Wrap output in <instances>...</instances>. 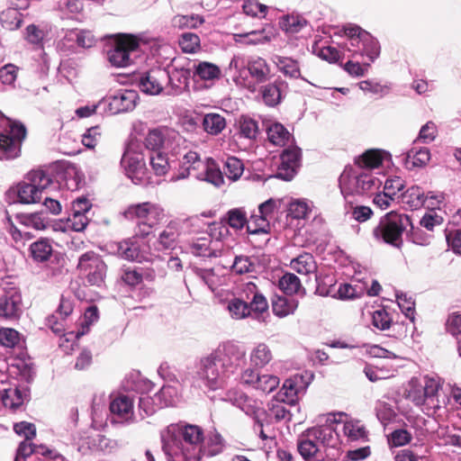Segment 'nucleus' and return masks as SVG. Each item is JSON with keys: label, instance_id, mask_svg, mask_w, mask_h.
Wrapping results in <instances>:
<instances>
[{"label": "nucleus", "instance_id": "cd10ccee", "mask_svg": "<svg viewBox=\"0 0 461 461\" xmlns=\"http://www.w3.org/2000/svg\"><path fill=\"white\" fill-rule=\"evenodd\" d=\"M387 153L382 149H368L355 158L354 166L362 167L364 170L379 168Z\"/></svg>", "mask_w": 461, "mask_h": 461}, {"label": "nucleus", "instance_id": "c85d7f7f", "mask_svg": "<svg viewBox=\"0 0 461 461\" xmlns=\"http://www.w3.org/2000/svg\"><path fill=\"white\" fill-rule=\"evenodd\" d=\"M267 140L275 146L285 147L294 142V137L280 122L270 123L267 127Z\"/></svg>", "mask_w": 461, "mask_h": 461}, {"label": "nucleus", "instance_id": "7ed1b4c3", "mask_svg": "<svg viewBox=\"0 0 461 461\" xmlns=\"http://www.w3.org/2000/svg\"><path fill=\"white\" fill-rule=\"evenodd\" d=\"M268 302L261 290L253 282L242 285L240 296L229 301L227 309L234 320L252 317L260 320L268 312Z\"/></svg>", "mask_w": 461, "mask_h": 461}, {"label": "nucleus", "instance_id": "a211bd4d", "mask_svg": "<svg viewBox=\"0 0 461 461\" xmlns=\"http://www.w3.org/2000/svg\"><path fill=\"white\" fill-rule=\"evenodd\" d=\"M301 155V149L297 146L292 145L285 149L280 155L281 162L276 176L286 181L291 180L300 166Z\"/></svg>", "mask_w": 461, "mask_h": 461}, {"label": "nucleus", "instance_id": "4be33fe9", "mask_svg": "<svg viewBox=\"0 0 461 461\" xmlns=\"http://www.w3.org/2000/svg\"><path fill=\"white\" fill-rule=\"evenodd\" d=\"M427 198H430L435 202L431 203V205H439L443 200L444 196L442 194H431V195H424V192L419 186H411L408 188L405 192L401 194V203L411 210H417L424 205Z\"/></svg>", "mask_w": 461, "mask_h": 461}, {"label": "nucleus", "instance_id": "603ef678", "mask_svg": "<svg viewBox=\"0 0 461 461\" xmlns=\"http://www.w3.org/2000/svg\"><path fill=\"white\" fill-rule=\"evenodd\" d=\"M279 288L287 295L297 294L301 289H303L301 285L300 279L292 273L285 274L278 282Z\"/></svg>", "mask_w": 461, "mask_h": 461}, {"label": "nucleus", "instance_id": "bb28decb", "mask_svg": "<svg viewBox=\"0 0 461 461\" xmlns=\"http://www.w3.org/2000/svg\"><path fill=\"white\" fill-rule=\"evenodd\" d=\"M250 77L257 83H265L271 77V68L267 60L258 56L250 57L246 63Z\"/></svg>", "mask_w": 461, "mask_h": 461}, {"label": "nucleus", "instance_id": "c756f323", "mask_svg": "<svg viewBox=\"0 0 461 461\" xmlns=\"http://www.w3.org/2000/svg\"><path fill=\"white\" fill-rule=\"evenodd\" d=\"M164 73L161 70H152L142 74L138 82L140 89L147 95H158L163 89L158 76Z\"/></svg>", "mask_w": 461, "mask_h": 461}, {"label": "nucleus", "instance_id": "09e8293b", "mask_svg": "<svg viewBox=\"0 0 461 461\" xmlns=\"http://www.w3.org/2000/svg\"><path fill=\"white\" fill-rule=\"evenodd\" d=\"M149 162L157 176H164L170 168L168 156L163 150L150 153Z\"/></svg>", "mask_w": 461, "mask_h": 461}, {"label": "nucleus", "instance_id": "69168bd1", "mask_svg": "<svg viewBox=\"0 0 461 461\" xmlns=\"http://www.w3.org/2000/svg\"><path fill=\"white\" fill-rule=\"evenodd\" d=\"M404 188V181L399 177L394 176L393 178H388L384 182V192L387 194V195L392 196L394 200L400 199L401 192Z\"/></svg>", "mask_w": 461, "mask_h": 461}, {"label": "nucleus", "instance_id": "2f4dec72", "mask_svg": "<svg viewBox=\"0 0 461 461\" xmlns=\"http://www.w3.org/2000/svg\"><path fill=\"white\" fill-rule=\"evenodd\" d=\"M178 155L181 158H179V169L177 175L175 176V180L187 177L191 170H195L203 165V162L200 159L198 153L195 151L189 150L183 155L178 152Z\"/></svg>", "mask_w": 461, "mask_h": 461}, {"label": "nucleus", "instance_id": "338daca9", "mask_svg": "<svg viewBox=\"0 0 461 461\" xmlns=\"http://www.w3.org/2000/svg\"><path fill=\"white\" fill-rule=\"evenodd\" d=\"M376 417L382 425L386 426L395 418L393 407L385 402H378L375 407Z\"/></svg>", "mask_w": 461, "mask_h": 461}, {"label": "nucleus", "instance_id": "e433bc0d", "mask_svg": "<svg viewBox=\"0 0 461 461\" xmlns=\"http://www.w3.org/2000/svg\"><path fill=\"white\" fill-rule=\"evenodd\" d=\"M209 223L200 216H193L182 221L179 225L178 236L202 233L209 227Z\"/></svg>", "mask_w": 461, "mask_h": 461}, {"label": "nucleus", "instance_id": "7c9ffc66", "mask_svg": "<svg viewBox=\"0 0 461 461\" xmlns=\"http://www.w3.org/2000/svg\"><path fill=\"white\" fill-rule=\"evenodd\" d=\"M272 61L276 65L277 70L285 77L292 79H303L301 76L299 62L296 59L290 57L276 55L273 57Z\"/></svg>", "mask_w": 461, "mask_h": 461}, {"label": "nucleus", "instance_id": "c03bdc74", "mask_svg": "<svg viewBox=\"0 0 461 461\" xmlns=\"http://www.w3.org/2000/svg\"><path fill=\"white\" fill-rule=\"evenodd\" d=\"M176 123L183 131L193 133L198 127L197 114L191 110H179Z\"/></svg>", "mask_w": 461, "mask_h": 461}, {"label": "nucleus", "instance_id": "2eb2a0df", "mask_svg": "<svg viewBox=\"0 0 461 461\" xmlns=\"http://www.w3.org/2000/svg\"><path fill=\"white\" fill-rule=\"evenodd\" d=\"M22 313V295L15 287L0 288V318L17 320Z\"/></svg>", "mask_w": 461, "mask_h": 461}, {"label": "nucleus", "instance_id": "8fccbe9b", "mask_svg": "<svg viewBox=\"0 0 461 461\" xmlns=\"http://www.w3.org/2000/svg\"><path fill=\"white\" fill-rule=\"evenodd\" d=\"M239 133L240 137L255 140L258 134V123L249 116H241L239 120Z\"/></svg>", "mask_w": 461, "mask_h": 461}, {"label": "nucleus", "instance_id": "5701e85b", "mask_svg": "<svg viewBox=\"0 0 461 461\" xmlns=\"http://www.w3.org/2000/svg\"><path fill=\"white\" fill-rule=\"evenodd\" d=\"M112 422L129 423L133 420V402L127 395H120L110 402Z\"/></svg>", "mask_w": 461, "mask_h": 461}, {"label": "nucleus", "instance_id": "4c0bfd02", "mask_svg": "<svg viewBox=\"0 0 461 461\" xmlns=\"http://www.w3.org/2000/svg\"><path fill=\"white\" fill-rule=\"evenodd\" d=\"M298 307V301L292 297L276 296L272 303V311L275 315L283 318L293 314Z\"/></svg>", "mask_w": 461, "mask_h": 461}, {"label": "nucleus", "instance_id": "473e14b6", "mask_svg": "<svg viewBox=\"0 0 461 461\" xmlns=\"http://www.w3.org/2000/svg\"><path fill=\"white\" fill-rule=\"evenodd\" d=\"M201 167H203V172L196 176L197 179L206 181L217 187L224 184L223 174L212 158H207Z\"/></svg>", "mask_w": 461, "mask_h": 461}, {"label": "nucleus", "instance_id": "49530a36", "mask_svg": "<svg viewBox=\"0 0 461 461\" xmlns=\"http://www.w3.org/2000/svg\"><path fill=\"white\" fill-rule=\"evenodd\" d=\"M223 172L229 180L237 181L244 172V164L236 157H228L224 161Z\"/></svg>", "mask_w": 461, "mask_h": 461}, {"label": "nucleus", "instance_id": "6e6d98bb", "mask_svg": "<svg viewBox=\"0 0 461 461\" xmlns=\"http://www.w3.org/2000/svg\"><path fill=\"white\" fill-rule=\"evenodd\" d=\"M227 221L230 227L235 230H241L248 225L247 212L243 208H234L227 212Z\"/></svg>", "mask_w": 461, "mask_h": 461}, {"label": "nucleus", "instance_id": "9b49d317", "mask_svg": "<svg viewBox=\"0 0 461 461\" xmlns=\"http://www.w3.org/2000/svg\"><path fill=\"white\" fill-rule=\"evenodd\" d=\"M220 363L210 354L202 358L197 365V378L210 390L222 388L226 384V378L230 375L223 374V369L220 370Z\"/></svg>", "mask_w": 461, "mask_h": 461}, {"label": "nucleus", "instance_id": "423d86ee", "mask_svg": "<svg viewBox=\"0 0 461 461\" xmlns=\"http://www.w3.org/2000/svg\"><path fill=\"white\" fill-rule=\"evenodd\" d=\"M184 440L180 447L175 445V461H200L202 457L201 443L203 430L201 427L179 421L175 424V432Z\"/></svg>", "mask_w": 461, "mask_h": 461}, {"label": "nucleus", "instance_id": "f03ea898", "mask_svg": "<svg viewBox=\"0 0 461 461\" xmlns=\"http://www.w3.org/2000/svg\"><path fill=\"white\" fill-rule=\"evenodd\" d=\"M336 421L312 427L303 431L297 439V449L305 461L323 460L321 447H335L339 441Z\"/></svg>", "mask_w": 461, "mask_h": 461}, {"label": "nucleus", "instance_id": "f3484780", "mask_svg": "<svg viewBox=\"0 0 461 461\" xmlns=\"http://www.w3.org/2000/svg\"><path fill=\"white\" fill-rule=\"evenodd\" d=\"M139 95L135 90L120 89L107 96L106 103L111 113L118 114L132 111L136 104Z\"/></svg>", "mask_w": 461, "mask_h": 461}, {"label": "nucleus", "instance_id": "aec40b11", "mask_svg": "<svg viewBox=\"0 0 461 461\" xmlns=\"http://www.w3.org/2000/svg\"><path fill=\"white\" fill-rule=\"evenodd\" d=\"M124 214L128 219H138V221L158 222L164 217V211L159 206L146 202L129 206Z\"/></svg>", "mask_w": 461, "mask_h": 461}, {"label": "nucleus", "instance_id": "9d476101", "mask_svg": "<svg viewBox=\"0 0 461 461\" xmlns=\"http://www.w3.org/2000/svg\"><path fill=\"white\" fill-rule=\"evenodd\" d=\"M77 268L89 285L101 286L104 283L107 267L97 253L87 251L82 254L78 258Z\"/></svg>", "mask_w": 461, "mask_h": 461}, {"label": "nucleus", "instance_id": "39448f33", "mask_svg": "<svg viewBox=\"0 0 461 461\" xmlns=\"http://www.w3.org/2000/svg\"><path fill=\"white\" fill-rule=\"evenodd\" d=\"M440 388L441 382L438 376L424 375L420 378H411L406 398L429 416L439 409L438 390Z\"/></svg>", "mask_w": 461, "mask_h": 461}, {"label": "nucleus", "instance_id": "a878e982", "mask_svg": "<svg viewBox=\"0 0 461 461\" xmlns=\"http://www.w3.org/2000/svg\"><path fill=\"white\" fill-rule=\"evenodd\" d=\"M401 161L408 170L421 168L425 167L430 159V152L428 148L413 147L406 153L401 155Z\"/></svg>", "mask_w": 461, "mask_h": 461}, {"label": "nucleus", "instance_id": "f257e3e1", "mask_svg": "<svg viewBox=\"0 0 461 461\" xmlns=\"http://www.w3.org/2000/svg\"><path fill=\"white\" fill-rule=\"evenodd\" d=\"M340 33L348 39L345 48L352 52V58L366 57L369 61L361 65L357 61L348 60L343 66L344 70L350 76L363 77L367 72L370 63L374 62L380 55L378 41L371 33L354 23L342 26Z\"/></svg>", "mask_w": 461, "mask_h": 461}, {"label": "nucleus", "instance_id": "f8f14e48", "mask_svg": "<svg viewBox=\"0 0 461 461\" xmlns=\"http://www.w3.org/2000/svg\"><path fill=\"white\" fill-rule=\"evenodd\" d=\"M135 147V142L131 141L122 155L121 166L124 169L125 175L135 185H144L147 183L145 163L143 156L134 150Z\"/></svg>", "mask_w": 461, "mask_h": 461}, {"label": "nucleus", "instance_id": "1a4fd4ad", "mask_svg": "<svg viewBox=\"0 0 461 461\" xmlns=\"http://www.w3.org/2000/svg\"><path fill=\"white\" fill-rule=\"evenodd\" d=\"M139 47V40L134 35H119L108 50L107 59L115 68L129 67L133 63Z\"/></svg>", "mask_w": 461, "mask_h": 461}, {"label": "nucleus", "instance_id": "864d4df0", "mask_svg": "<svg viewBox=\"0 0 461 461\" xmlns=\"http://www.w3.org/2000/svg\"><path fill=\"white\" fill-rule=\"evenodd\" d=\"M234 41L238 43L257 45L269 41L270 38L264 35V31H251L247 33L234 34Z\"/></svg>", "mask_w": 461, "mask_h": 461}, {"label": "nucleus", "instance_id": "13d9d810", "mask_svg": "<svg viewBox=\"0 0 461 461\" xmlns=\"http://www.w3.org/2000/svg\"><path fill=\"white\" fill-rule=\"evenodd\" d=\"M255 263L252 262L251 258L248 256H236L230 269L237 275L248 274L255 271Z\"/></svg>", "mask_w": 461, "mask_h": 461}, {"label": "nucleus", "instance_id": "de8ad7c7", "mask_svg": "<svg viewBox=\"0 0 461 461\" xmlns=\"http://www.w3.org/2000/svg\"><path fill=\"white\" fill-rule=\"evenodd\" d=\"M194 75L202 80H213L220 77V68L211 62L202 61L194 65Z\"/></svg>", "mask_w": 461, "mask_h": 461}, {"label": "nucleus", "instance_id": "774afa93", "mask_svg": "<svg viewBox=\"0 0 461 461\" xmlns=\"http://www.w3.org/2000/svg\"><path fill=\"white\" fill-rule=\"evenodd\" d=\"M279 384V378L274 375H262L258 378L255 389L265 393L273 392Z\"/></svg>", "mask_w": 461, "mask_h": 461}, {"label": "nucleus", "instance_id": "58836bf2", "mask_svg": "<svg viewBox=\"0 0 461 461\" xmlns=\"http://www.w3.org/2000/svg\"><path fill=\"white\" fill-rule=\"evenodd\" d=\"M245 67L247 66L243 57L234 55L226 68L225 73L237 86H243L245 84V78L242 75L245 73Z\"/></svg>", "mask_w": 461, "mask_h": 461}, {"label": "nucleus", "instance_id": "412c9836", "mask_svg": "<svg viewBox=\"0 0 461 461\" xmlns=\"http://www.w3.org/2000/svg\"><path fill=\"white\" fill-rule=\"evenodd\" d=\"M11 131L16 134V139H12L4 133H0V160L13 159L19 157L21 145L26 135L25 128H14Z\"/></svg>", "mask_w": 461, "mask_h": 461}, {"label": "nucleus", "instance_id": "5fc2aeb1", "mask_svg": "<svg viewBox=\"0 0 461 461\" xmlns=\"http://www.w3.org/2000/svg\"><path fill=\"white\" fill-rule=\"evenodd\" d=\"M69 40L75 41L78 47L91 48L96 42L92 32L87 30H73L68 34Z\"/></svg>", "mask_w": 461, "mask_h": 461}, {"label": "nucleus", "instance_id": "37998d69", "mask_svg": "<svg viewBox=\"0 0 461 461\" xmlns=\"http://www.w3.org/2000/svg\"><path fill=\"white\" fill-rule=\"evenodd\" d=\"M25 394L17 387L4 389L0 394L1 401L5 407L16 409L20 407L24 401Z\"/></svg>", "mask_w": 461, "mask_h": 461}, {"label": "nucleus", "instance_id": "052dcab7", "mask_svg": "<svg viewBox=\"0 0 461 461\" xmlns=\"http://www.w3.org/2000/svg\"><path fill=\"white\" fill-rule=\"evenodd\" d=\"M222 438L219 433L209 436L206 446L202 447V456H213L220 454L223 448Z\"/></svg>", "mask_w": 461, "mask_h": 461}, {"label": "nucleus", "instance_id": "72a5a7b5", "mask_svg": "<svg viewBox=\"0 0 461 461\" xmlns=\"http://www.w3.org/2000/svg\"><path fill=\"white\" fill-rule=\"evenodd\" d=\"M290 267L300 275L315 274L317 271L316 261L310 253H303L293 258Z\"/></svg>", "mask_w": 461, "mask_h": 461}, {"label": "nucleus", "instance_id": "4468645a", "mask_svg": "<svg viewBox=\"0 0 461 461\" xmlns=\"http://www.w3.org/2000/svg\"><path fill=\"white\" fill-rule=\"evenodd\" d=\"M223 401L230 402L232 405L240 408L247 415L254 417L258 426L259 427V437L262 439H267V436L263 430V423L261 421V416L265 414V411L260 408L258 402L249 398L245 393L236 389H230L225 393Z\"/></svg>", "mask_w": 461, "mask_h": 461}, {"label": "nucleus", "instance_id": "ddd939ff", "mask_svg": "<svg viewBox=\"0 0 461 461\" xmlns=\"http://www.w3.org/2000/svg\"><path fill=\"white\" fill-rule=\"evenodd\" d=\"M212 355L220 363L221 369H223V374L230 375L238 370L245 357V352L238 344L232 341H226L219 345Z\"/></svg>", "mask_w": 461, "mask_h": 461}, {"label": "nucleus", "instance_id": "6ab92c4d", "mask_svg": "<svg viewBox=\"0 0 461 461\" xmlns=\"http://www.w3.org/2000/svg\"><path fill=\"white\" fill-rule=\"evenodd\" d=\"M312 379L313 374L310 371L295 374L285 379L282 391L287 401L294 402L299 395L303 394Z\"/></svg>", "mask_w": 461, "mask_h": 461}, {"label": "nucleus", "instance_id": "3c124183", "mask_svg": "<svg viewBox=\"0 0 461 461\" xmlns=\"http://www.w3.org/2000/svg\"><path fill=\"white\" fill-rule=\"evenodd\" d=\"M165 141V135L161 129H153L149 131L145 138L144 145L146 149L150 153L162 150Z\"/></svg>", "mask_w": 461, "mask_h": 461}, {"label": "nucleus", "instance_id": "0e129e2a", "mask_svg": "<svg viewBox=\"0 0 461 461\" xmlns=\"http://www.w3.org/2000/svg\"><path fill=\"white\" fill-rule=\"evenodd\" d=\"M396 301L404 315L413 321L415 303L412 297L402 292L396 293Z\"/></svg>", "mask_w": 461, "mask_h": 461}, {"label": "nucleus", "instance_id": "a19ab883", "mask_svg": "<svg viewBox=\"0 0 461 461\" xmlns=\"http://www.w3.org/2000/svg\"><path fill=\"white\" fill-rule=\"evenodd\" d=\"M32 258L37 262L47 261L52 254V246L48 239H41L30 246Z\"/></svg>", "mask_w": 461, "mask_h": 461}, {"label": "nucleus", "instance_id": "e2e57ef3", "mask_svg": "<svg viewBox=\"0 0 461 461\" xmlns=\"http://www.w3.org/2000/svg\"><path fill=\"white\" fill-rule=\"evenodd\" d=\"M268 217L262 214H252L247 225V230L251 234L267 232L269 228Z\"/></svg>", "mask_w": 461, "mask_h": 461}, {"label": "nucleus", "instance_id": "a18cd8bd", "mask_svg": "<svg viewBox=\"0 0 461 461\" xmlns=\"http://www.w3.org/2000/svg\"><path fill=\"white\" fill-rule=\"evenodd\" d=\"M21 224L35 230H44L48 224V218L42 212L34 213H23L17 216Z\"/></svg>", "mask_w": 461, "mask_h": 461}, {"label": "nucleus", "instance_id": "f704fd0d", "mask_svg": "<svg viewBox=\"0 0 461 461\" xmlns=\"http://www.w3.org/2000/svg\"><path fill=\"white\" fill-rule=\"evenodd\" d=\"M272 359V351L269 346L264 342L258 343L249 354L251 366L258 368L266 366Z\"/></svg>", "mask_w": 461, "mask_h": 461}, {"label": "nucleus", "instance_id": "4d7b16f0", "mask_svg": "<svg viewBox=\"0 0 461 461\" xmlns=\"http://www.w3.org/2000/svg\"><path fill=\"white\" fill-rule=\"evenodd\" d=\"M178 44L183 52L195 53L200 49V39L194 32H184L178 40Z\"/></svg>", "mask_w": 461, "mask_h": 461}, {"label": "nucleus", "instance_id": "393cba45", "mask_svg": "<svg viewBox=\"0 0 461 461\" xmlns=\"http://www.w3.org/2000/svg\"><path fill=\"white\" fill-rule=\"evenodd\" d=\"M287 88V82L280 77H277L273 83L262 86L260 94L264 104L270 107L276 106L281 103Z\"/></svg>", "mask_w": 461, "mask_h": 461}, {"label": "nucleus", "instance_id": "c9c22d12", "mask_svg": "<svg viewBox=\"0 0 461 461\" xmlns=\"http://www.w3.org/2000/svg\"><path fill=\"white\" fill-rule=\"evenodd\" d=\"M334 420L338 424L337 428L339 425L342 426L343 433L348 438V440L357 441V440L364 439L366 438V430L365 427L359 421L349 420V421H345L341 424L335 419V416H334L332 420L328 419L326 423L334 421Z\"/></svg>", "mask_w": 461, "mask_h": 461}, {"label": "nucleus", "instance_id": "20e7f679", "mask_svg": "<svg viewBox=\"0 0 461 461\" xmlns=\"http://www.w3.org/2000/svg\"><path fill=\"white\" fill-rule=\"evenodd\" d=\"M339 182L340 192L348 203H352L350 198L354 196L375 194L383 184L380 176L356 166L346 167Z\"/></svg>", "mask_w": 461, "mask_h": 461}, {"label": "nucleus", "instance_id": "680f3d73", "mask_svg": "<svg viewBox=\"0 0 461 461\" xmlns=\"http://www.w3.org/2000/svg\"><path fill=\"white\" fill-rule=\"evenodd\" d=\"M310 212L311 208L305 200H294L288 206V215L294 219H304Z\"/></svg>", "mask_w": 461, "mask_h": 461}, {"label": "nucleus", "instance_id": "79ce46f5", "mask_svg": "<svg viewBox=\"0 0 461 461\" xmlns=\"http://www.w3.org/2000/svg\"><path fill=\"white\" fill-rule=\"evenodd\" d=\"M308 24L307 21L298 14L285 15L280 21V27L287 33H297Z\"/></svg>", "mask_w": 461, "mask_h": 461}, {"label": "nucleus", "instance_id": "ea45409f", "mask_svg": "<svg viewBox=\"0 0 461 461\" xmlns=\"http://www.w3.org/2000/svg\"><path fill=\"white\" fill-rule=\"evenodd\" d=\"M202 124L208 134L216 136L225 129L226 120L219 113H210L203 116Z\"/></svg>", "mask_w": 461, "mask_h": 461}, {"label": "nucleus", "instance_id": "0eeeda50", "mask_svg": "<svg viewBox=\"0 0 461 461\" xmlns=\"http://www.w3.org/2000/svg\"><path fill=\"white\" fill-rule=\"evenodd\" d=\"M411 225V221L407 214L392 211L380 219L373 230V235L377 240L400 248L402 236Z\"/></svg>", "mask_w": 461, "mask_h": 461}, {"label": "nucleus", "instance_id": "6e6552de", "mask_svg": "<svg viewBox=\"0 0 461 461\" xmlns=\"http://www.w3.org/2000/svg\"><path fill=\"white\" fill-rule=\"evenodd\" d=\"M28 182L17 186V198L21 203H37L42 194L53 184L51 175L42 169L32 170L27 174Z\"/></svg>", "mask_w": 461, "mask_h": 461}, {"label": "nucleus", "instance_id": "dca6fc26", "mask_svg": "<svg viewBox=\"0 0 461 461\" xmlns=\"http://www.w3.org/2000/svg\"><path fill=\"white\" fill-rule=\"evenodd\" d=\"M55 176H51L53 183L69 191H76L83 182V175L78 168L70 163H62L55 167Z\"/></svg>", "mask_w": 461, "mask_h": 461}, {"label": "nucleus", "instance_id": "b1692460", "mask_svg": "<svg viewBox=\"0 0 461 461\" xmlns=\"http://www.w3.org/2000/svg\"><path fill=\"white\" fill-rule=\"evenodd\" d=\"M190 252L198 257H218L221 253L218 249L219 242L212 240L211 235L207 232L203 233V236L197 238H192L188 240Z\"/></svg>", "mask_w": 461, "mask_h": 461}, {"label": "nucleus", "instance_id": "bf43d9fd", "mask_svg": "<svg viewBox=\"0 0 461 461\" xmlns=\"http://www.w3.org/2000/svg\"><path fill=\"white\" fill-rule=\"evenodd\" d=\"M2 25L7 30L18 29L23 23L22 14L16 9H8L0 15Z\"/></svg>", "mask_w": 461, "mask_h": 461}]
</instances>
